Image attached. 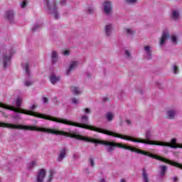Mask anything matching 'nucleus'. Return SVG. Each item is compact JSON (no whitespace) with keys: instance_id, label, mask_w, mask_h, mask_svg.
Here are the masks:
<instances>
[{"instance_id":"obj_1","label":"nucleus","mask_w":182,"mask_h":182,"mask_svg":"<svg viewBox=\"0 0 182 182\" xmlns=\"http://www.w3.org/2000/svg\"><path fill=\"white\" fill-rule=\"evenodd\" d=\"M77 140H82V141H90L91 143H95L96 144H102L103 146H105V150L107 151V153H113V151H114L115 150V147H118L119 149H124V150H129L130 151L138 153V154H142L143 156H148V157H151V159H156V160H159V161L167 163L168 164H171V166H174V167H178V168H181L182 170L181 164H178L177 162L170 161L161 156H159L157 155L150 154L147 151H142L141 149H139L133 146L124 145L122 143L90 139L79 134H77Z\"/></svg>"},{"instance_id":"obj_2","label":"nucleus","mask_w":182,"mask_h":182,"mask_svg":"<svg viewBox=\"0 0 182 182\" xmlns=\"http://www.w3.org/2000/svg\"><path fill=\"white\" fill-rule=\"evenodd\" d=\"M41 117H43L46 120H50V122H55V123H61L62 124H68L69 126H74L75 127H80V129H87V130H92V132H97V133H102L103 134H107V136H113L114 137L116 132L112 131L106 130L102 128H97L87 124L89 123V117L86 115L81 116V123L73 122L72 121H68V119L62 118H56L52 116H43L41 115Z\"/></svg>"},{"instance_id":"obj_3","label":"nucleus","mask_w":182,"mask_h":182,"mask_svg":"<svg viewBox=\"0 0 182 182\" xmlns=\"http://www.w3.org/2000/svg\"><path fill=\"white\" fill-rule=\"evenodd\" d=\"M46 9L48 14L53 15L55 19H59V12H58V7H56V4L53 3L51 4H49V0H45Z\"/></svg>"},{"instance_id":"obj_4","label":"nucleus","mask_w":182,"mask_h":182,"mask_svg":"<svg viewBox=\"0 0 182 182\" xmlns=\"http://www.w3.org/2000/svg\"><path fill=\"white\" fill-rule=\"evenodd\" d=\"M29 62H26L23 64V68L26 70V80L24 81V86H26L27 87H29V86H32L33 85V80H32V78L31 76V71L29 70Z\"/></svg>"},{"instance_id":"obj_5","label":"nucleus","mask_w":182,"mask_h":182,"mask_svg":"<svg viewBox=\"0 0 182 182\" xmlns=\"http://www.w3.org/2000/svg\"><path fill=\"white\" fill-rule=\"evenodd\" d=\"M103 12L107 16H110L113 14V4L110 1H105L102 3Z\"/></svg>"},{"instance_id":"obj_6","label":"nucleus","mask_w":182,"mask_h":182,"mask_svg":"<svg viewBox=\"0 0 182 182\" xmlns=\"http://www.w3.org/2000/svg\"><path fill=\"white\" fill-rule=\"evenodd\" d=\"M11 59H12V53L8 52L3 55L2 62L4 69L11 66Z\"/></svg>"},{"instance_id":"obj_7","label":"nucleus","mask_w":182,"mask_h":182,"mask_svg":"<svg viewBox=\"0 0 182 182\" xmlns=\"http://www.w3.org/2000/svg\"><path fill=\"white\" fill-rule=\"evenodd\" d=\"M104 33L107 38H110L113 33V24H106L104 27Z\"/></svg>"},{"instance_id":"obj_8","label":"nucleus","mask_w":182,"mask_h":182,"mask_svg":"<svg viewBox=\"0 0 182 182\" xmlns=\"http://www.w3.org/2000/svg\"><path fill=\"white\" fill-rule=\"evenodd\" d=\"M78 65L79 63H77V61H71L69 64L68 68L65 70V75L67 76H69V75H70V73H72V72H73V70H75V68H77Z\"/></svg>"},{"instance_id":"obj_9","label":"nucleus","mask_w":182,"mask_h":182,"mask_svg":"<svg viewBox=\"0 0 182 182\" xmlns=\"http://www.w3.org/2000/svg\"><path fill=\"white\" fill-rule=\"evenodd\" d=\"M46 177V170L40 169L36 175V182H43L45 181V178Z\"/></svg>"},{"instance_id":"obj_10","label":"nucleus","mask_w":182,"mask_h":182,"mask_svg":"<svg viewBox=\"0 0 182 182\" xmlns=\"http://www.w3.org/2000/svg\"><path fill=\"white\" fill-rule=\"evenodd\" d=\"M166 119L169 120H174L177 117V109H169L166 111Z\"/></svg>"},{"instance_id":"obj_11","label":"nucleus","mask_w":182,"mask_h":182,"mask_svg":"<svg viewBox=\"0 0 182 182\" xmlns=\"http://www.w3.org/2000/svg\"><path fill=\"white\" fill-rule=\"evenodd\" d=\"M168 38H170V33H168V31H164L162 33V36L160 38L159 45L161 46H163V45L166 43V41H167V39H168Z\"/></svg>"},{"instance_id":"obj_12","label":"nucleus","mask_w":182,"mask_h":182,"mask_svg":"<svg viewBox=\"0 0 182 182\" xmlns=\"http://www.w3.org/2000/svg\"><path fill=\"white\" fill-rule=\"evenodd\" d=\"M144 51L146 53V59H147L148 60H151V58L153 56L151 47L150 46H145L144 47Z\"/></svg>"},{"instance_id":"obj_13","label":"nucleus","mask_w":182,"mask_h":182,"mask_svg":"<svg viewBox=\"0 0 182 182\" xmlns=\"http://www.w3.org/2000/svg\"><path fill=\"white\" fill-rule=\"evenodd\" d=\"M159 176L161 178H163L164 177H166V173H167V170H168V168L166 166L160 165L159 166Z\"/></svg>"},{"instance_id":"obj_14","label":"nucleus","mask_w":182,"mask_h":182,"mask_svg":"<svg viewBox=\"0 0 182 182\" xmlns=\"http://www.w3.org/2000/svg\"><path fill=\"white\" fill-rule=\"evenodd\" d=\"M70 92L75 96H79L80 95H82V91L80 90V88L76 85H72L70 87Z\"/></svg>"},{"instance_id":"obj_15","label":"nucleus","mask_w":182,"mask_h":182,"mask_svg":"<svg viewBox=\"0 0 182 182\" xmlns=\"http://www.w3.org/2000/svg\"><path fill=\"white\" fill-rule=\"evenodd\" d=\"M141 180L142 182H150V177H149V173L146 168L142 169Z\"/></svg>"},{"instance_id":"obj_16","label":"nucleus","mask_w":182,"mask_h":182,"mask_svg":"<svg viewBox=\"0 0 182 182\" xmlns=\"http://www.w3.org/2000/svg\"><path fill=\"white\" fill-rule=\"evenodd\" d=\"M50 81L52 83V85H56L58 82L60 81V77L56 75V74H51L50 76Z\"/></svg>"},{"instance_id":"obj_17","label":"nucleus","mask_w":182,"mask_h":182,"mask_svg":"<svg viewBox=\"0 0 182 182\" xmlns=\"http://www.w3.org/2000/svg\"><path fill=\"white\" fill-rule=\"evenodd\" d=\"M65 157H66V149H63L60 151V154L58 155L57 160H58V161H59V163H62V161H63V159H65Z\"/></svg>"},{"instance_id":"obj_18","label":"nucleus","mask_w":182,"mask_h":182,"mask_svg":"<svg viewBox=\"0 0 182 182\" xmlns=\"http://www.w3.org/2000/svg\"><path fill=\"white\" fill-rule=\"evenodd\" d=\"M124 32L128 38H132V36H134V33H136L134 30L129 28H124Z\"/></svg>"},{"instance_id":"obj_19","label":"nucleus","mask_w":182,"mask_h":182,"mask_svg":"<svg viewBox=\"0 0 182 182\" xmlns=\"http://www.w3.org/2000/svg\"><path fill=\"white\" fill-rule=\"evenodd\" d=\"M58 52L56 51H53L51 54V62L53 65L55 63H58Z\"/></svg>"},{"instance_id":"obj_20","label":"nucleus","mask_w":182,"mask_h":182,"mask_svg":"<svg viewBox=\"0 0 182 182\" xmlns=\"http://www.w3.org/2000/svg\"><path fill=\"white\" fill-rule=\"evenodd\" d=\"M55 173L56 172L55 171V170L50 169L48 171L49 174L46 182H52V181L53 180V176H55Z\"/></svg>"},{"instance_id":"obj_21","label":"nucleus","mask_w":182,"mask_h":182,"mask_svg":"<svg viewBox=\"0 0 182 182\" xmlns=\"http://www.w3.org/2000/svg\"><path fill=\"white\" fill-rule=\"evenodd\" d=\"M171 18L172 19H173V21H178V19L180 18V13L178 12V11L173 10L172 11Z\"/></svg>"},{"instance_id":"obj_22","label":"nucleus","mask_w":182,"mask_h":182,"mask_svg":"<svg viewBox=\"0 0 182 182\" xmlns=\"http://www.w3.org/2000/svg\"><path fill=\"white\" fill-rule=\"evenodd\" d=\"M15 15V13L14 11L11 10L6 13V18L9 19V21H12L14 19V16Z\"/></svg>"},{"instance_id":"obj_23","label":"nucleus","mask_w":182,"mask_h":182,"mask_svg":"<svg viewBox=\"0 0 182 182\" xmlns=\"http://www.w3.org/2000/svg\"><path fill=\"white\" fill-rule=\"evenodd\" d=\"M124 56L125 59H128V60L132 59V51H130V50L125 49L124 50Z\"/></svg>"},{"instance_id":"obj_24","label":"nucleus","mask_w":182,"mask_h":182,"mask_svg":"<svg viewBox=\"0 0 182 182\" xmlns=\"http://www.w3.org/2000/svg\"><path fill=\"white\" fill-rule=\"evenodd\" d=\"M95 11H96V8L93 6H90L87 9V14H95Z\"/></svg>"},{"instance_id":"obj_25","label":"nucleus","mask_w":182,"mask_h":182,"mask_svg":"<svg viewBox=\"0 0 182 182\" xmlns=\"http://www.w3.org/2000/svg\"><path fill=\"white\" fill-rule=\"evenodd\" d=\"M105 116L108 122H112L114 117V115L112 112H107Z\"/></svg>"},{"instance_id":"obj_26","label":"nucleus","mask_w":182,"mask_h":182,"mask_svg":"<svg viewBox=\"0 0 182 182\" xmlns=\"http://www.w3.org/2000/svg\"><path fill=\"white\" fill-rule=\"evenodd\" d=\"M41 28H42V25L36 23L32 27V31L36 32V31H39Z\"/></svg>"},{"instance_id":"obj_27","label":"nucleus","mask_w":182,"mask_h":182,"mask_svg":"<svg viewBox=\"0 0 182 182\" xmlns=\"http://www.w3.org/2000/svg\"><path fill=\"white\" fill-rule=\"evenodd\" d=\"M171 41L172 43H173V45H177V43H178V42H177V36L172 35Z\"/></svg>"},{"instance_id":"obj_28","label":"nucleus","mask_w":182,"mask_h":182,"mask_svg":"<svg viewBox=\"0 0 182 182\" xmlns=\"http://www.w3.org/2000/svg\"><path fill=\"white\" fill-rule=\"evenodd\" d=\"M172 69H173V72L174 75H177V73H178V66H177L176 65H173Z\"/></svg>"},{"instance_id":"obj_29","label":"nucleus","mask_w":182,"mask_h":182,"mask_svg":"<svg viewBox=\"0 0 182 182\" xmlns=\"http://www.w3.org/2000/svg\"><path fill=\"white\" fill-rule=\"evenodd\" d=\"M71 102L72 103H73V105H79V103H80V102L79 101V99L76 97L71 98Z\"/></svg>"},{"instance_id":"obj_30","label":"nucleus","mask_w":182,"mask_h":182,"mask_svg":"<svg viewBox=\"0 0 182 182\" xmlns=\"http://www.w3.org/2000/svg\"><path fill=\"white\" fill-rule=\"evenodd\" d=\"M36 166V161H33L28 164V168H32Z\"/></svg>"},{"instance_id":"obj_31","label":"nucleus","mask_w":182,"mask_h":182,"mask_svg":"<svg viewBox=\"0 0 182 182\" xmlns=\"http://www.w3.org/2000/svg\"><path fill=\"white\" fill-rule=\"evenodd\" d=\"M89 162L91 167H95V159L93 158L90 157Z\"/></svg>"},{"instance_id":"obj_32","label":"nucleus","mask_w":182,"mask_h":182,"mask_svg":"<svg viewBox=\"0 0 182 182\" xmlns=\"http://www.w3.org/2000/svg\"><path fill=\"white\" fill-rule=\"evenodd\" d=\"M28 5V1L26 0L23 1L21 3V7L23 9Z\"/></svg>"},{"instance_id":"obj_33","label":"nucleus","mask_w":182,"mask_h":182,"mask_svg":"<svg viewBox=\"0 0 182 182\" xmlns=\"http://www.w3.org/2000/svg\"><path fill=\"white\" fill-rule=\"evenodd\" d=\"M80 157V155L77 154H74L73 155V159H74V160H77V159H79Z\"/></svg>"},{"instance_id":"obj_34","label":"nucleus","mask_w":182,"mask_h":182,"mask_svg":"<svg viewBox=\"0 0 182 182\" xmlns=\"http://www.w3.org/2000/svg\"><path fill=\"white\" fill-rule=\"evenodd\" d=\"M84 112H85V114H90L91 110L89 108H85L84 109Z\"/></svg>"},{"instance_id":"obj_35","label":"nucleus","mask_w":182,"mask_h":182,"mask_svg":"<svg viewBox=\"0 0 182 182\" xmlns=\"http://www.w3.org/2000/svg\"><path fill=\"white\" fill-rule=\"evenodd\" d=\"M127 4H136L137 0H126Z\"/></svg>"},{"instance_id":"obj_36","label":"nucleus","mask_w":182,"mask_h":182,"mask_svg":"<svg viewBox=\"0 0 182 182\" xmlns=\"http://www.w3.org/2000/svg\"><path fill=\"white\" fill-rule=\"evenodd\" d=\"M63 55H65V56H68V55H70V51H69V50H65L64 52H63Z\"/></svg>"},{"instance_id":"obj_37","label":"nucleus","mask_w":182,"mask_h":182,"mask_svg":"<svg viewBox=\"0 0 182 182\" xmlns=\"http://www.w3.org/2000/svg\"><path fill=\"white\" fill-rule=\"evenodd\" d=\"M60 5H66V0H61L60 2Z\"/></svg>"},{"instance_id":"obj_38","label":"nucleus","mask_w":182,"mask_h":182,"mask_svg":"<svg viewBox=\"0 0 182 182\" xmlns=\"http://www.w3.org/2000/svg\"><path fill=\"white\" fill-rule=\"evenodd\" d=\"M126 123L128 124V126H132V121H130V119H127Z\"/></svg>"},{"instance_id":"obj_39","label":"nucleus","mask_w":182,"mask_h":182,"mask_svg":"<svg viewBox=\"0 0 182 182\" xmlns=\"http://www.w3.org/2000/svg\"><path fill=\"white\" fill-rule=\"evenodd\" d=\"M48 97H43V103H48Z\"/></svg>"},{"instance_id":"obj_40","label":"nucleus","mask_w":182,"mask_h":182,"mask_svg":"<svg viewBox=\"0 0 182 182\" xmlns=\"http://www.w3.org/2000/svg\"><path fill=\"white\" fill-rule=\"evenodd\" d=\"M31 110H35V109H36V105H32L31 107Z\"/></svg>"},{"instance_id":"obj_41","label":"nucleus","mask_w":182,"mask_h":182,"mask_svg":"<svg viewBox=\"0 0 182 182\" xmlns=\"http://www.w3.org/2000/svg\"><path fill=\"white\" fill-rule=\"evenodd\" d=\"M173 181L174 182H177L178 181V178H177L176 176H175L173 178Z\"/></svg>"},{"instance_id":"obj_42","label":"nucleus","mask_w":182,"mask_h":182,"mask_svg":"<svg viewBox=\"0 0 182 182\" xmlns=\"http://www.w3.org/2000/svg\"><path fill=\"white\" fill-rule=\"evenodd\" d=\"M100 182H106V181L104 178H102L100 180Z\"/></svg>"},{"instance_id":"obj_43","label":"nucleus","mask_w":182,"mask_h":182,"mask_svg":"<svg viewBox=\"0 0 182 182\" xmlns=\"http://www.w3.org/2000/svg\"><path fill=\"white\" fill-rule=\"evenodd\" d=\"M119 182H126V179H121Z\"/></svg>"},{"instance_id":"obj_44","label":"nucleus","mask_w":182,"mask_h":182,"mask_svg":"<svg viewBox=\"0 0 182 182\" xmlns=\"http://www.w3.org/2000/svg\"><path fill=\"white\" fill-rule=\"evenodd\" d=\"M104 100H105V102H107V98H105Z\"/></svg>"},{"instance_id":"obj_45","label":"nucleus","mask_w":182,"mask_h":182,"mask_svg":"<svg viewBox=\"0 0 182 182\" xmlns=\"http://www.w3.org/2000/svg\"><path fill=\"white\" fill-rule=\"evenodd\" d=\"M0 182H2V181L1 180V178H0Z\"/></svg>"}]
</instances>
